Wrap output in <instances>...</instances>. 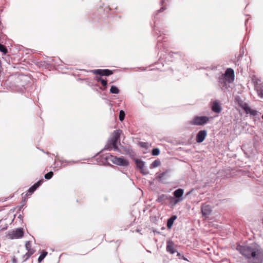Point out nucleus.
Masks as SVG:
<instances>
[{
	"label": "nucleus",
	"mask_w": 263,
	"mask_h": 263,
	"mask_svg": "<svg viewBox=\"0 0 263 263\" xmlns=\"http://www.w3.org/2000/svg\"><path fill=\"white\" fill-rule=\"evenodd\" d=\"M237 250L252 263H260L263 260V250L256 243L237 247Z\"/></svg>",
	"instance_id": "obj_1"
},
{
	"label": "nucleus",
	"mask_w": 263,
	"mask_h": 263,
	"mask_svg": "<svg viewBox=\"0 0 263 263\" xmlns=\"http://www.w3.org/2000/svg\"><path fill=\"white\" fill-rule=\"evenodd\" d=\"M121 133V130L114 131L111 135V139L106 145L105 148L108 150L114 149L115 151H118V143L120 141V136Z\"/></svg>",
	"instance_id": "obj_2"
},
{
	"label": "nucleus",
	"mask_w": 263,
	"mask_h": 263,
	"mask_svg": "<svg viewBox=\"0 0 263 263\" xmlns=\"http://www.w3.org/2000/svg\"><path fill=\"white\" fill-rule=\"evenodd\" d=\"M234 79V72L232 69L228 68L224 74H222L221 78L219 79V82L223 83V85H226L227 83H230L233 81Z\"/></svg>",
	"instance_id": "obj_3"
},
{
	"label": "nucleus",
	"mask_w": 263,
	"mask_h": 263,
	"mask_svg": "<svg viewBox=\"0 0 263 263\" xmlns=\"http://www.w3.org/2000/svg\"><path fill=\"white\" fill-rule=\"evenodd\" d=\"M235 100L237 104L245 111L246 114H250L253 116L257 114V111L256 110L251 109L248 105L243 102L238 97L236 98Z\"/></svg>",
	"instance_id": "obj_4"
},
{
	"label": "nucleus",
	"mask_w": 263,
	"mask_h": 263,
	"mask_svg": "<svg viewBox=\"0 0 263 263\" xmlns=\"http://www.w3.org/2000/svg\"><path fill=\"white\" fill-rule=\"evenodd\" d=\"M209 120V118L206 116H195L191 121L190 123L194 125H202Z\"/></svg>",
	"instance_id": "obj_5"
},
{
	"label": "nucleus",
	"mask_w": 263,
	"mask_h": 263,
	"mask_svg": "<svg viewBox=\"0 0 263 263\" xmlns=\"http://www.w3.org/2000/svg\"><path fill=\"white\" fill-rule=\"evenodd\" d=\"M108 159L109 160L113 163L118 165L125 166H127L128 165V161L123 157L118 158V157H114L112 155H110L108 158Z\"/></svg>",
	"instance_id": "obj_6"
},
{
	"label": "nucleus",
	"mask_w": 263,
	"mask_h": 263,
	"mask_svg": "<svg viewBox=\"0 0 263 263\" xmlns=\"http://www.w3.org/2000/svg\"><path fill=\"white\" fill-rule=\"evenodd\" d=\"M24 235V231L22 228H17L8 234V237L10 239H18Z\"/></svg>",
	"instance_id": "obj_7"
},
{
	"label": "nucleus",
	"mask_w": 263,
	"mask_h": 263,
	"mask_svg": "<svg viewBox=\"0 0 263 263\" xmlns=\"http://www.w3.org/2000/svg\"><path fill=\"white\" fill-rule=\"evenodd\" d=\"M254 84L255 89L256 90L258 95L261 98H263V86L260 80L254 78L252 79Z\"/></svg>",
	"instance_id": "obj_8"
},
{
	"label": "nucleus",
	"mask_w": 263,
	"mask_h": 263,
	"mask_svg": "<svg viewBox=\"0 0 263 263\" xmlns=\"http://www.w3.org/2000/svg\"><path fill=\"white\" fill-rule=\"evenodd\" d=\"M135 162L137 167L140 170L141 173L144 175L148 174V172L145 167V163L143 161L140 160H136Z\"/></svg>",
	"instance_id": "obj_9"
},
{
	"label": "nucleus",
	"mask_w": 263,
	"mask_h": 263,
	"mask_svg": "<svg viewBox=\"0 0 263 263\" xmlns=\"http://www.w3.org/2000/svg\"><path fill=\"white\" fill-rule=\"evenodd\" d=\"M207 135L206 130H202L199 131L196 136V141L198 143H201L204 141Z\"/></svg>",
	"instance_id": "obj_10"
},
{
	"label": "nucleus",
	"mask_w": 263,
	"mask_h": 263,
	"mask_svg": "<svg viewBox=\"0 0 263 263\" xmlns=\"http://www.w3.org/2000/svg\"><path fill=\"white\" fill-rule=\"evenodd\" d=\"M184 193V191L182 189H178L175 191L173 193V195L174 198L179 200L180 201H182L183 200V195Z\"/></svg>",
	"instance_id": "obj_11"
},
{
	"label": "nucleus",
	"mask_w": 263,
	"mask_h": 263,
	"mask_svg": "<svg viewBox=\"0 0 263 263\" xmlns=\"http://www.w3.org/2000/svg\"><path fill=\"white\" fill-rule=\"evenodd\" d=\"M93 73L101 76H109L112 73V71L108 69H96L92 71Z\"/></svg>",
	"instance_id": "obj_12"
},
{
	"label": "nucleus",
	"mask_w": 263,
	"mask_h": 263,
	"mask_svg": "<svg viewBox=\"0 0 263 263\" xmlns=\"http://www.w3.org/2000/svg\"><path fill=\"white\" fill-rule=\"evenodd\" d=\"M25 248L28 251V252L26 253L25 256H26L27 258H28L35 252V250L31 248V245L29 241L26 242Z\"/></svg>",
	"instance_id": "obj_13"
},
{
	"label": "nucleus",
	"mask_w": 263,
	"mask_h": 263,
	"mask_svg": "<svg viewBox=\"0 0 263 263\" xmlns=\"http://www.w3.org/2000/svg\"><path fill=\"white\" fill-rule=\"evenodd\" d=\"M201 212L203 216H208L211 212V206L209 205L203 204L201 206Z\"/></svg>",
	"instance_id": "obj_14"
},
{
	"label": "nucleus",
	"mask_w": 263,
	"mask_h": 263,
	"mask_svg": "<svg viewBox=\"0 0 263 263\" xmlns=\"http://www.w3.org/2000/svg\"><path fill=\"white\" fill-rule=\"evenodd\" d=\"M212 110L215 112L219 113L221 110V108L218 102H214L212 106Z\"/></svg>",
	"instance_id": "obj_15"
},
{
	"label": "nucleus",
	"mask_w": 263,
	"mask_h": 263,
	"mask_svg": "<svg viewBox=\"0 0 263 263\" xmlns=\"http://www.w3.org/2000/svg\"><path fill=\"white\" fill-rule=\"evenodd\" d=\"M168 199L170 200V205L172 208H173L178 203L181 202L179 200H178L177 199L171 196L168 197Z\"/></svg>",
	"instance_id": "obj_16"
},
{
	"label": "nucleus",
	"mask_w": 263,
	"mask_h": 263,
	"mask_svg": "<svg viewBox=\"0 0 263 263\" xmlns=\"http://www.w3.org/2000/svg\"><path fill=\"white\" fill-rule=\"evenodd\" d=\"M42 183V180L38 181L28 190V192L30 193V194H32L41 184Z\"/></svg>",
	"instance_id": "obj_17"
},
{
	"label": "nucleus",
	"mask_w": 263,
	"mask_h": 263,
	"mask_svg": "<svg viewBox=\"0 0 263 263\" xmlns=\"http://www.w3.org/2000/svg\"><path fill=\"white\" fill-rule=\"evenodd\" d=\"M176 216H173L167 220V227L168 229H171L174 223V221L176 219Z\"/></svg>",
	"instance_id": "obj_18"
},
{
	"label": "nucleus",
	"mask_w": 263,
	"mask_h": 263,
	"mask_svg": "<svg viewBox=\"0 0 263 263\" xmlns=\"http://www.w3.org/2000/svg\"><path fill=\"white\" fill-rule=\"evenodd\" d=\"M161 162L159 160H155L150 165V168H154L160 165Z\"/></svg>",
	"instance_id": "obj_19"
},
{
	"label": "nucleus",
	"mask_w": 263,
	"mask_h": 263,
	"mask_svg": "<svg viewBox=\"0 0 263 263\" xmlns=\"http://www.w3.org/2000/svg\"><path fill=\"white\" fill-rule=\"evenodd\" d=\"M110 92L111 93L118 94L120 92V90L116 86H111L110 89Z\"/></svg>",
	"instance_id": "obj_20"
},
{
	"label": "nucleus",
	"mask_w": 263,
	"mask_h": 263,
	"mask_svg": "<svg viewBox=\"0 0 263 263\" xmlns=\"http://www.w3.org/2000/svg\"><path fill=\"white\" fill-rule=\"evenodd\" d=\"M167 251L171 254H174L175 252V250L174 249L171 243H168L167 246Z\"/></svg>",
	"instance_id": "obj_21"
},
{
	"label": "nucleus",
	"mask_w": 263,
	"mask_h": 263,
	"mask_svg": "<svg viewBox=\"0 0 263 263\" xmlns=\"http://www.w3.org/2000/svg\"><path fill=\"white\" fill-rule=\"evenodd\" d=\"M47 255V252H43L40 255V256H39V257L38 258L39 262H41L44 259V258Z\"/></svg>",
	"instance_id": "obj_22"
},
{
	"label": "nucleus",
	"mask_w": 263,
	"mask_h": 263,
	"mask_svg": "<svg viewBox=\"0 0 263 263\" xmlns=\"http://www.w3.org/2000/svg\"><path fill=\"white\" fill-rule=\"evenodd\" d=\"M166 199H168V197L165 195H161L159 197L158 200L161 202Z\"/></svg>",
	"instance_id": "obj_23"
},
{
	"label": "nucleus",
	"mask_w": 263,
	"mask_h": 263,
	"mask_svg": "<svg viewBox=\"0 0 263 263\" xmlns=\"http://www.w3.org/2000/svg\"><path fill=\"white\" fill-rule=\"evenodd\" d=\"M125 113L123 110H120L119 112V120L121 121H122L124 119L125 117Z\"/></svg>",
	"instance_id": "obj_24"
},
{
	"label": "nucleus",
	"mask_w": 263,
	"mask_h": 263,
	"mask_svg": "<svg viewBox=\"0 0 263 263\" xmlns=\"http://www.w3.org/2000/svg\"><path fill=\"white\" fill-rule=\"evenodd\" d=\"M0 51L3 52L4 54H6L7 52V50L6 47L1 44H0Z\"/></svg>",
	"instance_id": "obj_25"
},
{
	"label": "nucleus",
	"mask_w": 263,
	"mask_h": 263,
	"mask_svg": "<svg viewBox=\"0 0 263 263\" xmlns=\"http://www.w3.org/2000/svg\"><path fill=\"white\" fill-rule=\"evenodd\" d=\"M52 176H53V172H50L47 173L46 174H45V178L47 179H49L52 177Z\"/></svg>",
	"instance_id": "obj_26"
},
{
	"label": "nucleus",
	"mask_w": 263,
	"mask_h": 263,
	"mask_svg": "<svg viewBox=\"0 0 263 263\" xmlns=\"http://www.w3.org/2000/svg\"><path fill=\"white\" fill-rule=\"evenodd\" d=\"M160 151L158 148H154L152 151V154L154 156H157L159 154Z\"/></svg>",
	"instance_id": "obj_27"
},
{
	"label": "nucleus",
	"mask_w": 263,
	"mask_h": 263,
	"mask_svg": "<svg viewBox=\"0 0 263 263\" xmlns=\"http://www.w3.org/2000/svg\"><path fill=\"white\" fill-rule=\"evenodd\" d=\"M98 81H101V83L102 84V85L103 86H106V85H107V81L104 79H101L100 78Z\"/></svg>",
	"instance_id": "obj_28"
},
{
	"label": "nucleus",
	"mask_w": 263,
	"mask_h": 263,
	"mask_svg": "<svg viewBox=\"0 0 263 263\" xmlns=\"http://www.w3.org/2000/svg\"><path fill=\"white\" fill-rule=\"evenodd\" d=\"M190 193V192H189V193H187L186 194V195H189Z\"/></svg>",
	"instance_id": "obj_29"
},
{
	"label": "nucleus",
	"mask_w": 263,
	"mask_h": 263,
	"mask_svg": "<svg viewBox=\"0 0 263 263\" xmlns=\"http://www.w3.org/2000/svg\"><path fill=\"white\" fill-rule=\"evenodd\" d=\"M177 255H178V256H180V254H179V253H178Z\"/></svg>",
	"instance_id": "obj_30"
}]
</instances>
